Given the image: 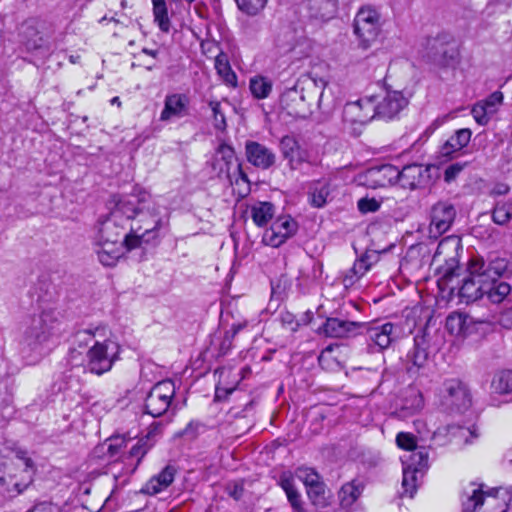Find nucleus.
I'll list each match as a JSON object with an SVG mask.
<instances>
[{
	"label": "nucleus",
	"mask_w": 512,
	"mask_h": 512,
	"mask_svg": "<svg viewBox=\"0 0 512 512\" xmlns=\"http://www.w3.org/2000/svg\"><path fill=\"white\" fill-rule=\"evenodd\" d=\"M363 327L360 322L331 317L319 327L318 332L331 338H349L358 335Z\"/></svg>",
	"instance_id": "2eb2a0df"
},
{
	"label": "nucleus",
	"mask_w": 512,
	"mask_h": 512,
	"mask_svg": "<svg viewBox=\"0 0 512 512\" xmlns=\"http://www.w3.org/2000/svg\"><path fill=\"white\" fill-rule=\"evenodd\" d=\"M367 333L370 341L378 346L380 350H383L388 348L399 337L400 328L387 322L382 325L369 327Z\"/></svg>",
	"instance_id": "4be33fe9"
},
{
	"label": "nucleus",
	"mask_w": 512,
	"mask_h": 512,
	"mask_svg": "<svg viewBox=\"0 0 512 512\" xmlns=\"http://www.w3.org/2000/svg\"><path fill=\"white\" fill-rule=\"evenodd\" d=\"M508 260L496 254L487 258L472 257L466 273L457 282L458 295L466 303L477 301L484 296L494 303H501L511 292V286L500 278L507 272ZM456 286H452L455 289Z\"/></svg>",
	"instance_id": "f257e3e1"
},
{
	"label": "nucleus",
	"mask_w": 512,
	"mask_h": 512,
	"mask_svg": "<svg viewBox=\"0 0 512 512\" xmlns=\"http://www.w3.org/2000/svg\"><path fill=\"white\" fill-rule=\"evenodd\" d=\"M208 106L212 111L213 125L215 129L224 131L227 127L226 118L218 100H210Z\"/></svg>",
	"instance_id": "49530a36"
},
{
	"label": "nucleus",
	"mask_w": 512,
	"mask_h": 512,
	"mask_svg": "<svg viewBox=\"0 0 512 512\" xmlns=\"http://www.w3.org/2000/svg\"><path fill=\"white\" fill-rule=\"evenodd\" d=\"M430 334L426 330L418 332L414 337V347L406 356V371L416 375L424 369L428 362Z\"/></svg>",
	"instance_id": "9b49d317"
},
{
	"label": "nucleus",
	"mask_w": 512,
	"mask_h": 512,
	"mask_svg": "<svg viewBox=\"0 0 512 512\" xmlns=\"http://www.w3.org/2000/svg\"><path fill=\"white\" fill-rule=\"evenodd\" d=\"M153 3V15L155 22L161 31L169 32L170 21L168 18L167 6L165 0H152Z\"/></svg>",
	"instance_id": "ea45409f"
},
{
	"label": "nucleus",
	"mask_w": 512,
	"mask_h": 512,
	"mask_svg": "<svg viewBox=\"0 0 512 512\" xmlns=\"http://www.w3.org/2000/svg\"><path fill=\"white\" fill-rule=\"evenodd\" d=\"M380 15L371 8H362L354 19V33L363 49L369 48L380 33Z\"/></svg>",
	"instance_id": "6e6552de"
},
{
	"label": "nucleus",
	"mask_w": 512,
	"mask_h": 512,
	"mask_svg": "<svg viewBox=\"0 0 512 512\" xmlns=\"http://www.w3.org/2000/svg\"><path fill=\"white\" fill-rule=\"evenodd\" d=\"M101 330L100 327L78 330L72 335V343L79 348L86 347Z\"/></svg>",
	"instance_id": "a18cd8bd"
},
{
	"label": "nucleus",
	"mask_w": 512,
	"mask_h": 512,
	"mask_svg": "<svg viewBox=\"0 0 512 512\" xmlns=\"http://www.w3.org/2000/svg\"><path fill=\"white\" fill-rule=\"evenodd\" d=\"M317 95H319L318 105H320L322 92L318 91L316 82L311 79L298 80L293 87L287 88L282 93L280 104L288 115L294 118H306L312 113V102L316 100Z\"/></svg>",
	"instance_id": "39448f33"
},
{
	"label": "nucleus",
	"mask_w": 512,
	"mask_h": 512,
	"mask_svg": "<svg viewBox=\"0 0 512 512\" xmlns=\"http://www.w3.org/2000/svg\"><path fill=\"white\" fill-rule=\"evenodd\" d=\"M189 97L183 93L167 94L164 99V107L160 114V121L169 122L180 119L189 114Z\"/></svg>",
	"instance_id": "a211bd4d"
},
{
	"label": "nucleus",
	"mask_w": 512,
	"mask_h": 512,
	"mask_svg": "<svg viewBox=\"0 0 512 512\" xmlns=\"http://www.w3.org/2000/svg\"><path fill=\"white\" fill-rule=\"evenodd\" d=\"M278 485L284 490L287 500L293 512H306L302 496L295 485V479L291 472L285 471L280 474Z\"/></svg>",
	"instance_id": "b1692460"
},
{
	"label": "nucleus",
	"mask_w": 512,
	"mask_h": 512,
	"mask_svg": "<svg viewBox=\"0 0 512 512\" xmlns=\"http://www.w3.org/2000/svg\"><path fill=\"white\" fill-rule=\"evenodd\" d=\"M312 8H318L315 16L321 20H328L336 13L337 3L336 0H310Z\"/></svg>",
	"instance_id": "a19ab883"
},
{
	"label": "nucleus",
	"mask_w": 512,
	"mask_h": 512,
	"mask_svg": "<svg viewBox=\"0 0 512 512\" xmlns=\"http://www.w3.org/2000/svg\"><path fill=\"white\" fill-rule=\"evenodd\" d=\"M322 273L323 264L315 259L310 260L299 270L297 286L303 293L307 292L308 289L320 279Z\"/></svg>",
	"instance_id": "a878e982"
},
{
	"label": "nucleus",
	"mask_w": 512,
	"mask_h": 512,
	"mask_svg": "<svg viewBox=\"0 0 512 512\" xmlns=\"http://www.w3.org/2000/svg\"><path fill=\"white\" fill-rule=\"evenodd\" d=\"M153 444H151L148 439L141 438L129 451L128 459H136V463L133 468L130 470V473H134L140 464L142 458L147 454V452L151 449Z\"/></svg>",
	"instance_id": "79ce46f5"
},
{
	"label": "nucleus",
	"mask_w": 512,
	"mask_h": 512,
	"mask_svg": "<svg viewBox=\"0 0 512 512\" xmlns=\"http://www.w3.org/2000/svg\"><path fill=\"white\" fill-rule=\"evenodd\" d=\"M234 390H235V388H225V387L217 386L216 390H215V400L216 401L225 400L228 397V395H230Z\"/></svg>",
	"instance_id": "338daca9"
},
{
	"label": "nucleus",
	"mask_w": 512,
	"mask_h": 512,
	"mask_svg": "<svg viewBox=\"0 0 512 512\" xmlns=\"http://www.w3.org/2000/svg\"><path fill=\"white\" fill-rule=\"evenodd\" d=\"M464 167L465 164L461 163H453L449 165L444 171L445 182L450 183L454 181L457 178V176L462 172Z\"/></svg>",
	"instance_id": "4d7b16f0"
},
{
	"label": "nucleus",
	"mask_w": 512,
	"mask_h": 512,
	"mask_svg": "<svg viewBox=\"0 0 512 512\" xmlns=\"http://www.w3.org/2000/svg\"><path fill=\"white\" fill-rule=\"evenodd\" d=\"M429 169L420 164H409L403 167L401 171L398 170L399 178L397 181L401 183L404 188L415 189L425 183Z\"/></svg>",
	"instance_id": "393cba45"
},
{
	"label": "nucleus",
	"mask_w": 512,
	"mask_h": 512,
	"mask_svg": "<svg viewBox=\"0 0 512 512\" xmlns=\"http://www.w3.org/2000/svg\"><path fill=\"white\" fill-rule=\"evenodd\" d=\"M458 52L455 48H444L442 50V58L440 63L443 65H451L456 61Z\"/></svg>",
	"instance_id": "680f3d73"
},
{
	"label": "nucleus",
	"mask_w": 512,
	"mask_h": 512,
	"mask_svg": "<svg viewBox=\"0 0 512 512\" xmlns=\"http://www.w3.org/2000/svg\"><path fill=\"white\" fill-rule=\"evenodd\" d=\"M473 318L462 313H454L446 318V329L454 335L466 334L467 326L473 323Z\"/></svg>",
	"instance_id": "2f4dec72"
},
{
	"label": "nucleus",
	"mask_w": 512,
	"mask_h": 512,
	"mask_svg": "<svg viewBox=\"0 0 512 512\" xmlns=\"http://www.w3.org/2000/svg\"><path fill=\"white\" fill-rule=\"evenodd\" d=\"M381 206V202L376 200L375 198H361L357 202V207L359 211L363 214L373 213L379 210Z\"/></svg>",
	"instance_id": "6e6d98bb"
},
{
	"label": "nucleus",
	"mask_w": 512,
	"mask_h": 512,
	"mask_svg": "<svg viewBox=\"0 0 512 512\" xmlns=\"http://www.w3.org/2000/svg\"><path fill=\"white\" fill-rule=\"evenodd\" d=\"M442 403L452 412H465L472 404L469 388L459 379L446 380L443 383Z\"/></svg>",
	"instance_id": "9d476101"
},
{
	"label": "nucleus",
	"mask_w": 512,
	"mask_h": 512,
	"mask_svg": "<svg viewBox=\"0 0 512 512\" xmlns=\"http://www.w3.org/2000/svg\"><path fill=\"white\" fill-rule=\"evenodd\" d=\"M499 323L505 329H512V308L501 313Z\"/></svg>",
	"instance_id": "0e129e2a"
},
{
	"label": "nucleus",
	"mask_w": 512,
	"mask_h": 512,
	"mask_svg": "<svg viewBox=\"0 0 512 512\" xmlns=\"http://www.w3.org/2000/svg\"><path fill=\"white\" fill-rule=\"evenodd\" d=\"M215 69L217 73L223 78L226 84L235 87L237 85V76L231 69L227 56L220 53L215 58Z\"/></svg>",
	"instance_id": "f704fd0d"
},
{
	"label": "nucleus",
	"mask_w": 512,
	"mask_h": 512,
	"mask_svg": "<svg viewBox=\"0 0 512 512\" xmlns=\"http://www.w3.org/2000/svg\"><path fill=\"white\" fill-rule=\"evenodd\" d=\"M429 465V454L424 447L412 451L405 468L416 472L427 469Z\"/></svg>",
	"instance_id": "e433bc0d"
},
{
	"label": "nucleus",
	"mask_w": 512,
	"mask_h": 512,
	"mask_svg": "<svg viewBox=\"0 0 512 512\" xmlns=\"http://www.w3.org/2000/svg\"><path fill=\"white\" fill-rule=\"evenodd\" d=\"M458 433L461 437H465L468 433L470 438H465V443L470 444L473 442V439H476L478 437V433L475 428L473 429H463L462 427H456V426H447L445 428H439L437 431L433 433V439H437L441 435H447V434H456Z\"/></svg>",
	"instance_id": "c03bdc74"
},
{
	"label": "nucleus",
	"mask_w": 512,
	"mask_h": 512,
	"mask_svg": "<svg viewBox=\"0 0 512 512\" xmlns=\"http://www.w3.org/2000/svg\"><path fill=\"white\" fill-rule=\"evenodd\" d=\"M45 21L39 18H29L20 28L21 42L29 51L48 48V41L44 34Z\"/></svg>",
	"instance_id": "ddd939ff"
},
{
	"label": "nucleus",
	"mask_w": 512,
	"mask_h": 512,
	"mask_svg": "<svg viewBox=\"0 0 512 512\" xmlns=\"http://www.w3.org/2000/svg\"><path fill=\"white\" fill-rule=\"evenodd\" d=\"M398 178V168L385 164L369 168L363 175V184L371 189L384 188L394 184Z\"/></svg>",
	"instance_id": "dca6fc26"
},
{
	"label": "nucleus",
	"mask_w": 512,
	"mask_h": 512,
	"mask_svg": "<svg viewBox=\"0 0 512 512\" xmlns=\"http://www.w3.org/2000/svg\"><path fill=\"white\" fill-rule=\"evenodd\" d=\"M163 226V220L155 216L152 217L151 224L131 225L130 232L125 234L122 242H113L112 240L94 239L95 252L99 262L107 267L116 265L123 256L124 250L130 251L138 248L144 241L145 236L155 233ZM145 241H149L145 239Z\"/></svg>",
	"instance_id": "7ed1b4c3"
},
{
	"label": "nucleus",
	"mask_w": 512,
	"mask_h": 512,
	"mask_svg": "<svg viewBox=\"0 0 512 512\" xmlns=\"http://www.w3.org/2000/svg\"><path fill=\"white\" fill-rule=\"evenodd\" d=\"M176 471L173 465H167L158 475L149 480L147 491L151 494H157L169 487L174 480Z\"/></svg>",
	"instance_id": "c85d7f7f"
},
{
	"label": "nucleus",
	"mask_w": 512,
	"mask_h": 512,
	"mask_svg": "<svg viewBox=\"0 0 512 512\" xmlns=\"http://www.w3.org/2000/svg\"><path fill=\"white\" fill-rule=\"evenodd\" d=\"M22 472L12 459H0V486L8 493L20 494L27 488V483L18 479Z\"/></svg>",
	"instance_id": "f3484780"
},
{
	"label": "nucleus",
	"mask_w": 512,
	"mask_h": 512,
	"mask_svg": "<svg viewBox=\"0 0 512 512\" xmlns=\"http://www.w3.org/2000/svg\"><path fill=\"white\" fill-rule=\"evenodd\" d=\"M281 319L283 324L288 325L292 331H296L300 325L299 321H295L294 316L289 312L282 314Z\"/></svg>",
	"instance_id": "69168bd1"
},
{
	"label": "nucleus",
	"mask_w": 512,
	"mask_h": 512,
	"mask_svg": "<svg viewBox=\"0 0 512 512\" xmlns=\"http://www.w3.org/2000/svg\"><path fill=\"white\" fill-rule=\"evenodd\" d=\"M512 220V200L497 201L492 209V221L500 226Z\"/></svg>",
	"instance_id": "473e14b6"
},
{
	"label": "nucleus",
	"mask_w": 512,
	"mask_h": 512,
	"mask_svg": "<svg viewBox=\"0 0 512 512\" xmlns=\"http://www.w3.org/2000/svg\"><path fill=\"white\" fill-rule=\"evenodd\" d=\"M236 161L235 152L233 148L226 144H221L216 153V157L212 162L213 170L217 172V176L222 178H231V166Z\"/></svg>",
	"instance_id": "bb28decb"
},
{
	"label": "nucleus",
	"mask_w": 512,
	"mask_h": 512,
	"mask_svg": "<svg viewBox=\"0 0 512 512\" xmlns=\"http://www.w3.org/2000/svg\"><path fill=\"white\" fill-rule=\"evenodd\" d=\"M57 321L53 311H42L26 317L18 328V344L21 351L40 352L54 334Z\"/></svg>",
	"instance_id": "20e7f679"
},
{
	"label": "nucleus",
	"mask_w": 512,
	"mask_h": 512,
	"mask_svg": "<svg viewBox=\"0 0 512 512\" xmlns=\"http://www.w3.org/2000/svg\"><path fill=\"white\" fill-rule=\"evenodd\" d=\"M509 192V186L505 183H497L491 190V195H505Z\"/></svg>",
	"instance_id": "774afa93"
},
{
	"label": "nucleus",
	"mask_w": 512,
	"mask_h": 512,
	"mask_svg": "<svg viewBox=\"0 0 512 512\" xmlns=\"http://www.w3.org/2000/svg\"><path fill=\"white\" fill-rule=\"evenodd\" d=\"M298 229L297 222L289 215L279 216L264 234V241L273 246L279 247L288 238L292 237Z\"/></svg>",
	"instance_id": "4468645a"
},
{
	"label": "nucleus",
	"mask_w": 512,
	"mask_h": 512,
	"mask_svg": "<svg viewBox=\"0 0 512 512\" xmlns=\"http://www.w3.org/2000/svg\"><path fill=\"white\" fill-rule=\"evenodd\" d=\"M471 114L473 115L475 121L479 125H486L489 122L490 115H492V109L486 107L482 101L477 102L473 105Z\"/></svg>",
	"instance_id": "8fccbe9b"
},
{
	"label": "nucleus",
	"mask_w": 512,
	"mask_h": 512,
	"mask_svg": "<svg viewBox=\"0 0 512 512\" xmlns=\"http://www.w3.org/2000/svg\"><path fill=\"white\" fill-rule=\"evenodd\" d=\"M396 443L400 448L408 450V451H414L415 449L418 448L416 438L411 433H406V432L398 433L396 436Z\"/></svg>",
	"instance_id": "5fc2aeb1"
},
{
	"label": "nucleus",
	"mask_w": 512,
	"mask_h": 512,
	"mask_svg": "<svg viewBox=\"0 0 512 512\" xmlns=\"http://www.w3.org/2000/svg\"><path fill=\"white\" fill-rule=\"evenodd\" d=\"M274 205L270 202H259L251 208V217L257 226L266 225L273 217Z\"/></svg>",
	"instance_id": "72a5a7b5"
},
{
	"label": "nucleus",
	"mask_w": 512,
	"mask_h": 512,
	"mask_svg": "<svg viewBox=\"0 0 512 512\" xmlns=\"http://www.w3.org/2000/svg\"><path fill=\"white\" fill-rule=\"evenodd\" d=\"M492 389L499 394L512 392V370H503L497 373L492 380Z\"/></svg>",
	"instance_id": "58836bf2"
},
{
	"label": "nucleus",
	"mask_w": 512,
	"mask_h": 512,
	"mask_svg": "<svg viewBox=\"0 0 512 512\" xmlns=\"http://www.w3.org/2000/svg\"><path fill=\"white\" fill-rule=\"evenodd\" d=\"M407 105L408 99L401 91L385 89L379 95L348 103L343 110V120L346 124L361 128L375 117L385 120L393 119Z\"/></svg>",
	"instance_id": "f03ea898"
},
{
	"label": "nucleus",
	"mask_w": 512,
	"mask_h": 512,
	"mask_svg": "<svg viewBox=\"0 0 512 512\" xmlns=\"http://www.w3.org/2000/svg\"><path fill=\"white\" fill-rule=\"evenodd\" d=\"M416 471L403 468V479H402V487L404 489V493L412 497L416 492Z\"/></svg>",
	"instance_id": "3c124183"
},
{
	"label": "nucleus",
	"mask_w": 512,
	"mask_h": 512,
	"mask_svg": "<svg viewBox=\"0 0 512 512\" xmlns=\"http://www.w3.org/2000/svg\"><path fill=\"white\" fill-rule=\"evenodd\" d=\"M362 491L363 485L356 480L345 483L338 492L339 505L345 509H351Z\"/></svg>",
	"instance_id": "c756f323"
},
{
	"label": "nucleus",
	"mask_w": 512,
	"mask_h": 512,
	"mask_svg": "<svg viewBox=\"0 0 512 512\" xmlns=\"http://www.w3.org/2000/svg\"><path fill=\"white\" fill-rule=\"evenodd\" d=\"M503 101V94L500 91H495L491 95H489L485 100H482V103L492 109V115L497 111L498 105H500Z\"/></svg>",
	"instance_id": "bf43d9fd"
},
{
	"label": "nucleus",
	"mask_w": 512,
	"mask_h": 512,
	"mask_svg": "<svg viewBox=\"0 0 512 512\" xmlns=\"http://www.w3.org/2000/svg\"><path fill=\"white\" fill-rule=\"evenodd\" d=\"M280 150L283 157L288 160L292 169L303 162V157L300 151V145L294 136L286 135L280 141Z\"/></svg>",
	"instance_id": "cd10ccee"
},
{
	"label": "nucleus",
	"mask_w": 512,
	"mask_h": 512,
	"mask_svg": "<svg viewBox=\"0 0 512 512\" xmlns=\"http://www.w3.org/2000/svg\"><path fill=\"white\" fill-rule=\"evenodd\" d=\"M115 214H110L109 217L100 221L97 226V232L94 239L99 240H112L113 242H122L125 236L124 224L116 219Z\"/></svg>",
	"instance_id": "5701e85b"
},
{
	"label": "nucleus",
	"mask_w": 512,
	"mask_h": 512,
	"mask_svg": "<svg viewBox=\"0 0 512 512\" xmlns=\"http://www.w3.org/2000/svg\"><path fill=\"white\" fill-rule=\"evenodd\" d=\"M227 491L229 496H231L235 500H239L243 495L244 487L243 484L234 482L228 485Z\"/></svg>",
	"instance_id": "e2e57ef3"
},
{
	"label": "nucleus",
	"mask_w": 512,
	"mask_h": 512,
	"mask_svg": "<svg viewBox=\"0 0 512 512\" xmlns=\"http://www.w3.org/2000/svg\"><path fill=\"white\" fill-rule=\"evenodd\" d=\"M486 495L501 498L503 501H511L512 487H498L484 492L482 484L476 485L475 483H470L463 489L461 494L463 512H475L483 505Z\"/></svg>",
	"instance_id": "1a4fd4ad"
},
{
	"label": "nucleus",
	"mask_w": 512,
	"mask_h": 512,
	"mask_svg": "<svg viewBox=\"0 0 512 512\" xmlns=\"http://www.w3.org/2000/svg\"><path fill=\"white\" fill-rule=\"evenodd\" d=\"M325 483H321L319 485H314L310 488H307V495L311 503L318 507L324 508L329 504V498Z\"/></svg>",
	"instance_id": "4c0bfd02"
},
{
	"label": "nucleus",
	"mask_w": 512,
	"mask_h": 512,
	"mask_svg": "<svg viewBox=\"0 0 512 512\" xmlns=\"http://www.w3.org/2000/svg\"><path fill=\"white\" fill-rule=\"evenodd\" d=\"M245 150L248 162L257 168L268 169L275 163V154L258 142H246Z\"/></svg>",
	"instance_id": "412c9836"
},
{
	"label": "nucleus",
	"mask_w": 512,
	"mask_h": 512,
	"mask_svg": "<svg viewBox=\"0 0 512 512\" xmlns=\"http://www.w3.org/2000/svg\"><path fill=\"white\" fill-rule=\"evenodd\" d=\"M329 195V188L326 185L315 186L309 193V202L316 208H321L326 204Z\"/></svg>",
	"instance_id": "de8ad7c7"
},
{
	"label": "nucleus",
	"mask_w": 512,
	"mask_h": 512,
	"mask_svg": "<svg viewBox=\"0 0 512 512\" xmlns=\"http://www.w3.org/2000/svg\"><path fill=\"white\" fill-rule=\"evenodd\" d=\"M456 218V209L448 201H438L431 207L429 232L438 237L447 232Z\"/></svg>",
	"instance_id": "f8f14e48"
},
{
	"label": "nucleus",
	"mask_w": 512,
	"mask_h": 512,
	"mask_svg": "<svg viewBox=\"0 0 512 512\" xmlns=\"http://www.w3.org/2000/svg\"><path fill=\"white\" fill-rule=\"evenodd\" d=\"M378 260L379 255L376 251H366L363 253L355 260L353 266L344 275L343 282L345 286H352L363 277Z\"/></svg>",
	"instance_id": "aec40b11"
},
{
	"label": "nucleus",
	"mask_w": 512,
	"mask_h": 512,
	"mask_svg": "<svg viewBox=\"0 0 512 512\" xmlns=\"http://www.w3.org/2000/svg\"><path fill=\"white\" fill-rule=\"evenodd\" d=\"M462 249L461 240L456 236H449L440 241L438 244L436 255L447 254L449 251L454 252L456 255Z\"/></svg>",
	"instance_id": "09e8293b"
},
{
	"label": "nucleus",
	"mask_w": 512,
	"mask_h": 512,
	"mask_svg": "<svg viewBox=\"0 0 512 512\" xmlns=\"http://www.w3.org/2000/svg\"><path fill=\"white\" fill-rule=\"evenodd\" d=\"M27 512H62L61 509L50 502H41L35 504L31 509Z\"/></svg>",
	"instance_id": "052dcab7"
},
{
	"label": "nucleus",
	"mask_w": 512,
	"mask_h": 512,
	"mask_svg": "<svg viewBox=\"0 0 512 512\" xmlns=\"http://www.w3.org/2000/svg\"><path fill=\"white\" fill-rule=\"evenodd\" d=\"M121 346L111 338L96 340L86 353V370L95 375L109 372L119 359Z\"/></svg>",
	"instance_id": "423d86ee"
},
{
	"label": "nucleus",
	"mask_w": 512,
	"mask_h": 512,
	"mask_svg": "<svg viewBox=\"0 0 512 512\" xmlns=\"http://www.w3.org/2000/svg\"><path fill=\"white\" fill-rule=\"evenodd\" d=\"M298 473L306 488L323 483L321 476L312 468H299Z\"/></svg>",
	"instance_id": "603ef678"
},
{
	"label": "nucleus",
	"mask_w": 512,
	"mask_h": 512,
	"mask_svg": "<svg viewBox=\"0 0 512 512\" xmlns=\"http://www.w3.org/2000/svg\"><path fill=\"white\" fill-rule=\"evenodd\" d=\"M238 9L248 15L256 16L266 7L268 0H235Z\"/></svg>",
	"instance_id": "37998d69"
},
{
	"label": "nucleus",
	"mask_w": 512,
	"mask_h": 512,
	"mask_svg": "<svg viewBox=\"0 0 512 512\" xmlns=\"http://www.w3.org/2000/svg\"><path fill=\"white\" fill-rule=\"evenodd\" d=\"M249 88L257 99H265L272 91V81L267 77L257 75L250 79Z\"/></svg>",
	"instance_id": "c9c22d12"
},
{
	"label": "nucleus",
	"mask_w": 512,
	"mask_h": 512,
	"mask_svg": "<svg viewBox=\"0 0 512 512\" xmlns=\"http://www.w3.org/2000/svg\"><path fill=\"white\" fill-rule=\"evenodd\" d=\"M139 213H141V210L138 208V206L127 198L118 199L116 201L114 210L111 212V214L116 215V219H119L121 223L123 222V217L125 218V221L128 222Z\"/></svg>",
	"instance_id": "7c9ffc66"
},
{
	"label": "nucleus",
	"mask_w": 512,
	"mask_h": 512,
	"mask_svg": "<svg viewBox=\"0 0 512 512\" xmlns=\"http://www.w3.org/2000/svg\"><path fill=\"white\" fill-rule=\"evenodd\" d=\"M471 138V131L469 129H460L456 131L454 140H456L455 150H461L465 147Z\"/></svg>",
	"instance_id": "13d9d810"
},
{
	"label": "nucleus",
	"mask_w": 512,
	"mask_h": 512,
	"mask_svg": "<svg viewBox=\"0 0 512 512\" xmlns=\"http://www.w3.org/2000/svg\"><path fill=\"white\" fill-rule=\"evenodd\" d=\"M442 269L443 278L448 283H451L455 277H458L460 275L459 271L461 270L458 260L454 256L446 260Z\"/></svg>",
	"instance_id": "864d4df0"
},
{
	"label": "nucleus",
	"mask_w": 512,
	"mask_h": 512,
	"mask_svg": "<svg viewBox=\"0 0 512 512\" xmlns=\"http://www.w3.org/2000/svg\"><path fill=\"white\" fill-rule=\"evenodd\" d=\"M395 414L402 419L413 416L424 406L422 393L415 387L406 388L401 395Z\"/></svg>",
	"instance_id": "6ab92c4d"
},
{
	"label": "nucleus",
	"mask_w": 512,
	"mask_h": 512,
	"mask_svg": "<svg viewBox=\"0 0 512 512\" xmlns=\"http://www.w3.org/2000/svg\"><path fill=\"white\" fill-rule=\"evenodd\" d=\"M175 395V385L172 380H164L155 384L145 399V412L154 418L168 413Z\"/></svg>",
	"instance_id": "0eeeda50"
}]
</instances>
